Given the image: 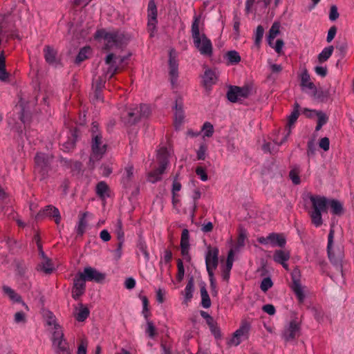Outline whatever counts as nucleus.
Listing matches in <instances>:
<instances>
[{
  "label": "nucleus",
  "instance_id": "338daca9",
  "mask_svg": "<svg viewBox=\"0 0 354 354\" xmlns=\"http://www.w3.org/2000/svg\"><path fill=\"white\" fill-rule=\"evenodd\" d=\"M315 73L322 77H324L326 76L327 75V68L326 67H323V66H316L315 68Z\"/></svg>",
  "mask_w": 354,
  "mask_h": 354
},
{
  "label": "nucleus",
  "instance_id": "473e14b6",
  "mask_svg": "<svg viewBox=\"0 0 354 354\" xmlns=\"http://www.w3.org/2000/svg\"><path fill=\"white\" fill-rule=\"evenodd\" d=\"M3 292L9 297V298L15 302H21V297L13 289L7 286H3Z\"/></svg>",
  "mask_w": 354,
  "mask_h": 354
},
{
  "label": "nucleus",
  "instance_id": "bf43d9fd",
  "mask_svg": "<svg viewBox=\"0 0 354 354\" xmlns=\"http://www.w3.org/2000/svg\"><path fill=\"white\" fill-rule=\"evenodd\" d=\"M319 146L321 149L324 151H328L330 148V141L329 139L326 137L322 138L319 142Z\"/></svg>",
  "mask_w": 354,
  "mask_h": 354
},
{
  "label": "nucleus",
  "instance_id": "09e8293b",
  "mask_svg": "<svg viewBox=\"0 0 354 354\" xmlns=\"http://www.w3.org/2000/svg\"><path fill=\"white\" fill-rule=\"evenodd\" d=\"M88 341L86 339H81L78 343L77 354H86L87 353Z\"/></svg>",
  "mask_w": 354,
  "mask_h": 354
},
{
  "label": "nucleus",
  "instance_id": "864d4df0",
  "mask_svg": "<svg viewBox=\"0 0 354 354\" xmlns=\"http://www.w3.org/2000/svg\"><path fill=\"white\" fill-rule=\"evenodd\" d=\"M207 150V146L205 143L200 145L198 149L196 151L197 159L204 160L205 159V153Z\"/></svg>",
  "mask_w": 354,
  "mask_h": 354
},
{
  "label": "nucleus",
  "instance_id": "bb28decb",
  "mask_svg": "<svg viewBox=\"0 0 354 354\" xmlns=\"http://www.w3.org/2000/svg\"><path fill=\"white\" fill-rule=\"evenodd\" d=\"M44 54L46 61L48 64H53L56 61V51L50 46H46L44 48Z\"/></svg>",
  "mask_w": 354,
  "mask_h": 354
},
{
  "label": "nucleus",
  "instance_id": "cd10ccee",
  "mask_svg": "<svg viewBox=\"0 0 354 354\" xmlns=\"http://www.w3.org/2000/svg\"><path fill=\"white\" fill-rule=\"evenodd\" d=\"M328 207L331 209V212L335 215H340L343 212L342 204L337 200H328Z\"/></svg>",
  "mask_w": 354,
  "mask_h": 354
},
{
  "label": "nucleus",
  "instance_id": "e433bc0d",
  "mask_svg": "<svg viewBox=\"0 0 354 354\" xmlns=\"http://www.w3.org/2000/svg\"><path fill=\"white\" fill-rule=\"evenodd\" d=\"M206 324L209 328V330L214 335V336L216 337L218 336H220V330L218 327L217 326V324L216 321L212 317L207 319L206 320Z\"/></svg>",
  "mask_w": 354,
  "mask_h": 354
},
{
  "label": "nucleus",
  "instance_id": "49530a36",
  "mask_svg": "<svg viewBox=\"0 0 354 354\" xmlns=\"http://www.w3.org/2000/svg\"><path fill=\"white\" fill-rule=\"evenodd\" d=\"M312 97L315 99L319 100L320 101H324L327 97L326 92L323 90H318L317 88L315 90H313L311 92L308 93Z\"/></svg>",
  "mask_w": 354,
  "mask_h": 354
},
{
  "label": "nucleus",
  "instance_id": "680f3d73",
  "mask_svg": "<svg viewBox=\"0 0 354 354\" xmlns=\"http://www.w3.org/2000/svg\"><path fill=\"white\" fill-rule=\"evenodd\" d=\"M147 333L150 337H153L156 335V328L153 323L150 321H147V328L146 330Z\"/></svg>",
  "mask_w": 354,
  "mask_h": 354
},
{
  "label": "nucleus",
  "instance_id": "37998d69",
  "mask_svg": "<svg viewBox=\"0 0 354 354\" xmlns=\"http://www.w3.org/2000/svg\"><path fill=\"white\" fill-rule=\"evenodd\" d=\"M298 167L292 169L289 172V177L294 185H299L301 182Z\"/></svg>",
  "mask_w": 354,
  "mask_h": 354
},
{
  "label": "nucleus",
  "instance_id": "b1692460",
  "mask_svg": "<svg viewBox=\"0 0 354 354\" xmlns=\"http://www.w3.org/2000/svg\"><path fill=\"white\" fill-rule=\"evenodd\" d=\"M300 85L303 88V89L308 88L310 91V92L313 90H315V88H316L314 83L310 82V75L306 71H304L301 75Z\"/></svg>",
  "mask_w": 354,
  "mask_h": 354
},
{
  "label": "nucleus",
  "instance_id": "7c9ffc66",
  "mask_svg": "<svg viewBox=\"0 0 354 354\" xmlns=\"http://www.w3.org/2000/svg\"><path fill=\"white\" fill-rule=\"evenodd\" d=\"M194 288V279L193 277L190 278L188 280V282L185 288V301H189L193 297V292Z\"/></svg>",
  "mask_w": 354,
  "mask_h": 354
},
{
  "label": "nucleus",
  "instance_id": "7ed1b4c3",
  "mask_svg": "<svg viewBox=\"0 0 354 354\" xmlns=\"http://www.w3.org/2000/svg\"><path fill=\"white\" fill-rule=\"evenodd\" d=\"M91 133L92 155L90 158V162L94 159L99 160L106 149V144L103 140L98 124L96 122L92 123Z\"/></svg>",
  "mask_w": 354,
  "mask_h": 354
},
{
  "label": "nucleus",
  "instance_id": "5701e85b",
  "mask_svg": "<svg viewBox=\"0 0 354 354\" xmlns=\"http://www.w3.org/2000/svg\"><path fill=\"white\" fill-rule=\"evenodd\" d=\"M76 138L75 131L72 132L71 136L68 137V140L62 145L61 149L64 152H69L73 150L75 147Z\"/></svg>",
  "mask_w": 354,
  "mask_h": 354
},
{
  "label": "nucleus",
  "instance_id": "72a5a7b5",
  "mask_svg": "<svg viewBox=\"0 0 354 354\" xmlns=\"http://www.w3.org/2000/svg\"><path fill=\"white\" fill-rule=\"evenodd\" d=\"M334 48L333 46H329L324 48L318 55V60L320 63L327 61L332 55Z\"/></svg>",
  "mask_w": 354,
  "mask_h": 354
},
{
  "label": "nucleus",
  "instance_id": "c03bdc74",
  "mask_svg": "<svg viewBox=\"0 0 354 354\" xmlns=\"http://www.w3.org/2000/svg\"><path fill=\"white\" fill-rule=\"evenodd\" d=\"M89 310L86 307L81 306L79 312L77 313L75 316V319L78 322H84L89 315Z\"/></svg>",
  "mask_w": 354,
  "mask_h": 354
},
{
  "label": "nucleus",
  "instance_id": "ddd939ff",
  "mask_svg": "<svg viewBox=\"0 0 354 354\" xmlns=\"http://www.w3.org/2000/svg\"><path fill=\"white\" fill-rule=\"evenodd\" d=\"M257 241L262 245L271 244L272 246L283 247L286 243L285 238L279 234L270 233L266 237L260 236Z\"/></svg>",
  "mask_w": 354,
  "mask_h": 354
},
{
  "label": "nucleus",
  "instance_id": "0eeeda50",
  "mask_svg": "<svg viewBox=\"0 0 354 354\" xmlns=\"http://www.w3.org/2000/svg\"><path fill=\"white\" fill-rule=\"evenodd\" d=\"M52 156L48 154L38 153L35 157V171L41 176V179L44 180L48 176L50 170V164Z\"/></svg>",
  "mask_w": 354,
  "mask_h": 354
},
{
  "label": "nucleus",
  "instance_id": "f704fd0d",
  "mask_svg": "<svg viewBox=\"0 0 354 354\" xmlns=\"http://www.w3.org/2000/svg\"><path fill=\"white\" fill-rule=\"evenodd\" d=\"M114 232L117 236L118 240H124V232L123 230L122 222L120 218H118L114 224Z\"/></svg>",
  "mask_w": 354,
  "mask_h": 354
},
{
  "label": "nucleus",
  "instance_id": "f257e3e1",
  "mask_svg": "<svg viewBox=\"0 0 354 354\" xmlns=\"http://www.w3.org/2000/svg\"><path fill=\"white\" fill-rule=\"evenodd\" d=\"M200 17L195 15L192 24V36L195 47L202 55L210 57L212 55V44L205 34H200Z\"/></svg>",
  "mask_w": 354,
  "mask_h": 354
},
{
  "label": "nucleus",
  "instance_id": "8fccbe9b",
  "mask_svg": "<svg viewBox=\"0 0 354 354\" xmlns=\"http://www.w3.org/2000/svg\"><path fill=\"white\" fill-rule=\"evenodd\" d=\"M273 286L272 279L270 277L264 278L260 285V288L263 292H266Z\"/></svg>",
  "mask_w": 354,
  "mask_h": 354
},
{
  "label": "nucleus",
  "instance_id": "a211bd4d",
  "mask_svg": "<svg viewBox=\"0 0 354 354\" xmlns=\"http://www.w3.org/2000/svg\"><path fill=\"white\" fill-rule=\"evenodd\" d=\"M250 330V324L247 321H243L241 326L233 334V337L230 340L231 344L238 346L241 344V337L248 334Z\"/></svg>",
  "mask_w": 354,
  "mask_h": 354
},
{
  "label": "nucleus",
  "instance_id": "2f4dec72",
  "mask_svg": "<svg viewBox=\"0 0 354 354\" xmlns=\"http://www.w3.org/2000/svg\"><path fill=\"white\" fill-rule=\"evenodd\" d=\"M201 305L205 308H208L211 306V300L209 294L206 290L205 286L201 288Z\"/></svg>",
  "mask_w": 354,
  "mask_h": 354
},
{
  "label": "nucleus",
  "instance_id": "a19ab883",
  "mask_svg": "<svg viewBox=\"0 0 354 354\" xmlns=\"http://www.w3.org/2000/svg\"><path fill=\"white\" fill-rule=\"evenodd\" d=\"M226 57L231 64H236L241 61V57L236 50L228 51Z\"/></svg>",
  "mask_w": 354,
  "mask_h": 354
},
{
  "label": "nucleus",
  "instance_id": "79ce46f5",
  "mask_svg": "<svg viewBox=\"0 0 354 354\" xmlns=\"http://www.w3.org/2000/svg\"><path fill=\"white\" fill-rule=\"evenodd\" d=\"M201 131L203 132V138H210L212 136L214 129L213 125L210 122H205L202 127Z\"/></svg>",
  "mask_w": 354,
  "mask_h": 354
},
{
  "label": "nucleus",
  "instance_id": "a878e982",
  "mask_svg": "<svg viewBox=\"0 0 354 354\" xmlns=\"http://www.w3.org/2000/svg\"><path fill=\"white\" fill-rule=\"evenodd\" d=\"M289 259L290 253L286 250H277L273 254V260L278 263H283Z\"/></svg>",
  "mask_w": 354,
  "mask_h": 354
},
{
  "label": "nucleus",
  "instance_id": "f8f14e48",
  "mask_svg": "<svg viewBox=\"0 0 354 354\" xmlns=\"http://www.w3.org/2000/svg\"><path fill=\"white\" fill-rule=\"evenodd\" d=\"M300 271L295 268L291 272L292 285L291 288L295 292L299 303H303L305 299L302 286L300 283Z\"/></svg>",
  "mask_w": 354,
  "mask_h": 354
},
{
  "label": "nucleus",
  "instance_id": "0e129e2a",
  "mask_svg": "<svg viewBox=\"0 0 354 354\" xmlns=\"http://www.w3.org/2000/svg\"><path fill=\"white\" fill-rule=\"evenodd\" d=\"M136 280L132 277H129L126 279L125 283H124V286L127 289L131 290V289H133L136 286Z\"/></svg>",
  "mask_w": 354,
  "mask_h": 354
},
{
  "label": "nucleus",
  "instance_id": "9d476101",
  "mask_svg": "<svg viewBox=\"0 0 354 354\" xmlns=\"http://www.w3.org/2000/svg\"><path fill=\"white\" fill-rule=\"evenodd\" d=\"M299 104L297 102L295 103L293 111L288 118V122L284 129V135L281 140L279 145H282L286 142L288 137L291 134L292 129L295 127V123L297 120L299 115Z\"/></svg>",
  "mask_w": 354,
  "mask_h": 354
},
{
  "label": "nucleus",
  "instance_id": "4be33fe9",
  "mask_svg": "<svg viewBox=\"0 0 354 354\" xmlns=\"http://www.w3.org/2000/svg\"><path fill=\"white\" fill-rule=\"evenodd\" d=\"M41 214L53 218L56 224H59L60 222L61 216L59 211L57 207L53 205L46 206L45 209H43L42 212H40L38 214V216H40Z\"/></svg>",
  "mask_w": 354,
  "mask_h": 354
},
{
  "label": "nucleus",
  "instance_id": "3c124183",
  "mask_svg": "<svg viewBox=\"0 0 354 354\" xmlns=\"http://www.w3.org/2000/svg\"><path fill=\"white\" fill-rule=\"evenodd\" d=\"M138 248L139 251L142 253L146 260L148 261L149 259V253L148 252L147 245L145 241L140 240L138 243Z\"/></svg>",
  "mask_w": 354,
  "mask_h": 354
},
{
  "label": "nucleus",
  "instance_id": "aec40b11",
  "mask_svg": "<svg viewBox=\"0 0 354 354\" xmlns=\"http://www.w3.org/2000/svg\"><path fill=\"white\" fill-rule=\"evenodd\" d=\"M310 200L312 203V209L322 212H327L328 200L326 197L312 195L310 196Z\"/></svg>",
  "mask_w": 354,
  "mask_h": 354
},
{
  "label": "nucleus",
  "instance_id": "a18cd8bd",
  "mask_svg": "<svg viewBox=\"0 0 354 354\" xmlns=\"http://www.w3.org/2000/svg\"><path fill=\"white\" fill-rule=\"evenodd\" d=\"M90 51L91 48L89 47H84L82 48L76 57L75 63L80 64L82 62L87 59V53H88Z\"/></svg>",
  "mask_w": 354,
  "mask_h": 354
},
{
  "label": "nucleus",
  "instance_id": "c9c22d12",
  "mask_svg": "<svg viewBox=\"0 0 354 354\" xmlns=\"http://www.w3.org/2000/svg\"><path fill=\"white\" fill-rule=\"evenodd\" d=\"M86 225L87 222L86 221L85 216L83 215L80 218L79 222L76 227V232L77 236H82L84 234L86 230Z\"/></svg>",
  "mask_w": 354,
  "mask_h": 354
},
{
  "label": "nucleus",
  "instance_id": "423d86ee",
  "mask_svg": "<svg viewBox=\"0 0 354 354\" xmlns=\"http://www.w3.org/2000/svg\"><path fill=\"white\" fill-rule=\"evenodd\" d=\"M52 347L55 354H72L68 341L59 325H55L51 337Z\"/></svg>",
  "mask_w": 354,
  "mask_h": 354
},
{
  "label": "nucleus",
  "instance_id": "dca6fc26",
  "mask_svg": "<svg viewBox=\"0 0 354 354\" xmlns=\"http://www.w3.org/2000/svg\"><path fill=\"white\" fill-rule=\"evenodd\" d=\"M86 281H95L101 283L105 279V274L91 266L85 267L81 272Z\"/></svg>",
  "mask_w": 354,
  "mask_h": 354
},
{
  "label": "nucleus",
  "instance_id": "c756f323",
  "mask_svg": "<svg viewBox=\"0 0 354 354\" xmlns=\"http://www.w3.org/2000/svg\"><path fill=\"white\" fill-rule=\"evenodd\" d=\"M38 270H40L46 274L51 273L54 270L51 260L48 257L43 259V261L38 265Z\"/></svg>",
  "mask_w": 354,
  "mask_h": 354
},
{
  "label": "nucleus",
  "instance_id": "4468645a",
  "mask_svg": "<svg viewBox=\"0 0 354 354\" xmlns=\"http://www.w3.org/2000/svg\"><path fill=\"white\" fill-rule=\"evenodd\" d=\"M86 279L81 272H79L73 279L72 297L77 300L84 293L86 289Z\"/></svg>",
  "mask_w": 354,
  "mask_h": 354
},
{
  "label": "nucleus",
  "instance_id": "5fc2aeb1",
  "mask_svg": "<svg viewBox=\"0 0 354 354\" xmlns=\"http://www.w3.org/2000/svg\"><path fill=\"white\" fill-rule=\"evenodd\" d=\"M316 115L317 116V123L322 124L323 126L328 122V116L322 111L316 112Z\"/></svg>",
  "mask_w": 354,
  "mask_h": 354
},
{
  "label": "nucleus",
  "instance_id": "603ef678",
  "mask_svg": "<svg viewBox=\"0 0 354 354\" xmlns=\"http://www.w3.org/2000/svg\"><path fill=\"white\" fill-rule=\"evenodd\" d=\"M177 268H178V273L176 275V279L178 281H181L184 277L185 274V269L183 261L180 259L177 260Z\"/></svg>",
  "mask_w": 354,
  "mask_h": 354
},
{
  "label": "nucleus",
  "instance_id": "6e6d98bb",
  "mask_svg": "<svg viewBox=\"0 0 354 354\" xmlns=\"http://www.w3.org/2000/svg\"><path fill=\"white\" fill-rule=\"evenodd\" d=\"M183 120V113L180 107H178V104H176V112H175V122L176 123L180 124Z\"/></svg>",
  "mask_w": 354,
  "mask_h": 354
},
{
  "label": "nucleus",
  "instance_id": "58836bf2",
  "mask_svg": "<svg viewBox=\"0 0 354 354\" xmlns=\"http://www.w3.org/2000/svg\"><path fill=\"white\" fill-rule=\"evenodd\" d=\"M108 78L102 74L101 76L96 77L93 79V87L97 89H103L105 82Z\"/></svg>",
  "mask_w": 354,
  "mask_h": 354
},
{
  "label": "nucleus",
  "instance_id": "9b49d317",
  "mask_svg": "<svg viewBox=\"0 0 354 354\" xmlns=\"http://www.w3.org/2000/svg\"><path fill=\"white\" fill-rule=\"evenodd\" d=\"M218 249L211 245L207 247V252L205 255V264L208 275H212V270H214L218 263Z\"/></svg>",
  "mask_w": 354,
  "mask_h": 354
},
{
  "label": "nucleus",
  "instance_id": "052dcab7",
  "mask_svg": "<svg viewBox=\"0 0 354 354\" xmlns=\"http://www.w3.org/2000/svg\"><path fill=\"white\" fill-rule=\"evenodd\" d=\"M262 310L269 315H274L276 313L275 308L272 304H266L263 306Z\"/></svg>",
  "mask_w": 354,
  "mask_h": 354
},
{
  "label": "nucleus",
  "instance_id": "69168bd1",
  "mask_svg": "<svg viewBox=\"0 0 354 354\" xmlns=\"http://www.w3.org/2000/svg\"><path fill=\"white\" fill-rule=\"evenodd\" d=\"M158 21H148L147 28L150 32V37H153L155 31L156 30V24Z\"/></svg>",
  "mask_w": 354,
  "mask_h": 354
},
{
  "label": "nucleus",
  "instance_id": "ea45409f",
  "mask_svg": "<svg viewBox=\"0 0 354 354\" xmlns=\"http://www.w3.org/2000/svg\"><path fill=\"white\" fill-rule=\"evenodd\" d=\"M108 190L109 187L104 181H100L96 185V194L100 198H104Z\"/></svg>",
  "mask_w": 354,
  "mask_h": 354
},
{
  "label": "nucleus",
  "instance_id": "c85d7f7f",
  "mask_svg": "<svg viewBox=\"0 0 354 354\" xmlns=\"http://www.w3.org/2000/svg\"><path fill=\"white\" fill-rule=\"evenodd\" d=\"M322 213V212L314 209L309 212L311 222L317 227L321 226L323 223Z\"/></svg>",
  "mask_w": 354,
  "mask_h": 354
},
{
  "label": "nucleus",
  "instance_id": "774afa93",
  "mask_svg": "<svg viewBox=\"0 0 354 354\" xmlns=\"http://www.w3.org/2000/svg\"><path fill=\"white\" fill-rule=\"evenodd\" d=\"M100 237L104 242H107V241H110L111 239V236L109 232L106 230H102L100 232Z\"/></svg>",
  "mask_w": 354,
  "mask_h": 354
},
{
  "label": "nucleus",
  "instance_id": "393cba45",
  "mask_svg": "<svg viewBox=\"0 0 354 354\" xmlns=\"http://www.w3.org/2000/svg\"><path fill=\"white\" fill-rule=\"evenodd\" d=\"M158 10L154 0H149L147 6V18L148 21H158L157 19Z\"/></svg>",
  "mask_w": 354,
  "mask_h": 354
},
{
  "label": "nucleus",
  "instance_id": "412c9836",
  "mask_svg": "<svg viewBox=\"0 0 354 354\" xmlns=\"http://www.w3.org/2000/svg\"><path fill=\"white\" fill-rule=\"evenodd\" d=\"M217 79L218 76L215 71L210 68L206 69L203 76V83L204 86L207 89L210 88L212 85L216 83Z\"/></svg>",
  "mask_w": 354,
  "mask_h": 354
},
{
  "label": "nucleus",
  "instance_id": "e2e57ef3",
  "mask_svg": "<svg viewBox=\"0 0 354 354\" xmlns=\"http://www.w3.org/2000/svg\"><path fill=\"white\" fill-rule=\"evenodd\" d=\"M336 33L337 28L335 26L330 27L328 31V35L326 37L327 42L330 43L335 37Z\"/></svg>",
  "mask_w": 354,
  "mask_h": 354
},
{
  "label": "nucleus",
  "instance_id": "20e7f679",
  "mask_svg": "<svg viewBox=\"0 0 354 354\" xmlns=\"http://www.w3.org/2000/svg\"><path fill=\"white\" fill-rule=\"evenodd\" d=\"M150 114V106L146 104H140L139 106L129 108L126 115L124 114L122 118L127 124L133 125L140 122L142 119L147 118Z\"/></svg>",
  "mask_w": 354,
  "mask_h": 354
},
{
  "label": "nucleus",
  "instance_id": "13d9d810",
  "mask_svg": "<svg viewBox=\"0 0 354 354\" xmlns=\"http://www.w3.org/2000/svg\"><path fill=\"white\" fill-rule=\"evenodd\" d=\"M339 12L336 6L333 5L330 8L329 19L330 21H335L339 17Z\"/></svg>",
  "mask_w": 354,
  "mask_h": 354
},
{
  "label": "nucleus",
  "instance_id": "1a4fd4ad",
  "mask_svg": "<svg viewBox=\"0 0 354 354\" xmlns=\"http://www.w3.org/2000/svg\"><path fill=\"white\" fill-rule=\"evenodd\" d=\"M334 234L335 231L331 227L328 235L327 253L330 262L334 265L339 266L344 258V254L339 248L333 249Z\"/></svg>",
  "mask_w": 354,
  "mask_h": 354
},
{
  "label": "nucleus",
  "instance_id": "4d7b16f0",
  "mask_svg": "<svg viewBox=\"0 0 354 354\" xmlns=\"http://www.w3.org/2000/svg\"><path fill=\"white\" fill-rule=\"evenodd\" d=\"M196 174L200 178V179L203 181H206L208 178V176H207V174L205 170L201 167H198L196 169Z\"/></svg>",
  "mask_w": 354,
  "mask_h": 354
},
{
  "label": "nucleus",
  "instance_id": "39448f33",
  "mask_svg": "<svg viewBox=\"0 0 354 354\" xmlns=\"http://www.w3.org/2000/svg\"><path fill=\"white\" fill-rule=\"evenodd\" d=\"M169 152L166 147H162L158 151L157 160L158 167L149 173L148 179L152 183H155L161 179L169 164Z\"/></svg>",
  "mask_w": 354,
  "mask_h": 354
},
{
  "label": "nucleus",
  "instance_id": "f03ea898",
  "mask_svg": "<svg viewBox=\"0 0 354 354\" xmlns=\"http://www.w3.org/2000/svg\"><path fill=\"white\" fill-rule=\"evenodd\" d=\"M94 37L97 40L103 39L104 48L108 50L121 48L125 43L124 35L118 30L100 29L95 32Z\"/></svg>",
  "mask_w": 354,
  "mask_h": 354
},
{
  "label": "nucleus",
  "instance_id": "2eb2a0df",
  "mask_svg": "<svg viewBox=\"0 0 354 354\" xmlns=\"http://www.w3.org/2000/svg\"><path fill=\"white\" fill-rule=\"evenodd\" d=\"M300 331L299 323L296 320H291L288 326L283 332V338L286 342L294 340L299 336Z\"/></svg>",
  "mask_w": 354,
  "mask_h": 354
},
{
  "label": "nucleus",
  "instance_id": "6e6552de",
  "mask_svg": "<svg viewBox=\"0 0 354 354\" xmlns=\"http://www.w3.org/2000/svg\"><path fill=\"white\" fill-rule=\"evenodd\" d=\"M251 93L252 87L249 85L243 86H230L227 92V98L231 102H239L248 98Z\"/></svg>",
  "mask_w": 354,
  "mask_h": 354
},
{
  "label": "nucleus",
  "instance_id": "4c0bfd02",
  "mask_svg": "<svg viewBox=\"0 0 354 354\" xmlns=\"http://www.w3.org/2000/svg\"><path fill=\"white\" fill-rule=\"evenodd\" d=\"M279 27L280 26L278 23H274L271 26L268 35V41L270 44L279 33Z\"/></svg>",
  "mask_w": 354,
  "mask_h": 354
},
{
  "label": "nucleus",
  "instance_id": "f3484780",
  "mask_svg": "<svg viewBox=\"0 0 354 354\" xmlns=\"http://www.w3.org/2000/svg\"><path fill=\"white\" fill-rule=\"evenodd\" d=\"M116 57L113 53H109L105 59V64L109 66V68L104 72V75L109 79H111L115 74L119 72L120 67L116 64Z\"/></svg>",
  "mask_w": 354,
  "mask_h": 354
},
{
  "label": "nucleus",
  "instance_id": "6ab92c4d",
  "mask_svg": "<svg viewBox=\"0 0 354 354\" xmlns=\"http://www.w3.org/2000/svg\"><path fill=\"white\" fill-rule=\"evenodd\" d=\"M174 53V51L173 50H170L169 59V76L172 85L176 84L178 77V64L176 57L173 55Z\"/></svg>",
  "mask_w": 354,
  "mask_h": 354
},
{
  "label": "nucleus",
  "instance_id": "de8ad7c7",
  "mask_svg": "<svg viewBox=\"0 0 354 354\" xmlns=\"http://www.w3.org/2000/svg\"><path fill=\"white\" fill-rule=\"evenodd\" d=\"M264 34V28L262 26L259 25L257 28L254 37V44L259 46Z\"/></svg>",
  "mask_w": 354,
  "mask_h": 354
}]
</instances>
